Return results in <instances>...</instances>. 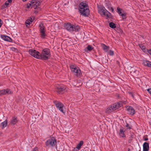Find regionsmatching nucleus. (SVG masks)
I'll return each instance as SVG.
<instances>
[{
  "label": "nucleus",
  "instance_id": "nucleus-1",
  "mask_svg": "<svg viewBox=\"0 0 151 151\" xmlns=\"http://www.w3.org/2000/svg\"><path fill=\"white\" fill-rule=\"evenodd\" d=\"M80 13L83 16H87L89 13L88 5L84 1L80 3L79 7Z\"/></svg>",
  "mask_w": 151,
  "mask_h": 151
},
{
  "label": "nucleus",
  "instance_id": "nucleus-2",
  "mask_svg": "<svg viewBox=\"0 0 151 151\" xmlns=\"http://www.w3.org/2000/svg\"><path fill=\"white\" fill-rule=\"evenodd\" d=\"M64 27L68 31L70 32L74 31L76 32L79 31L80 30L78 26L75 25H73L70 23L65 24Z\"/></svg>",
  "mask_w": 151,
  "mask_h": 151
},
{
  "label": "nucleus",
  "instance_id": "nucleus-3",
  "mask_svg": "<svg viewBox=\"0 0 151 151\" xmlns=\"http://www.w3.org/2000/svg\"><path fill=\"white\" fill-rule=\"evenodd\" d=\"M40 59L46 60L49 58L50 56V52L49 49L47 48L43 49L41 53H40Z\"/></svg>",
  "mask_w": 151,
  "mask_h": 151
},
{
  "label": "nucleus",
  "instance_id": "nucleus-4",
  "mask_svg": "<svg viewBox=\"0 0 151 151\" xmlns=\"http://www.w3.org/2000/svg\"><path fill=\"white\" fill-rule=\"evenodd\" d=\"M99 13L103 17H109L110 13L107 11L104 7L101 6H98Z\"/></svg>",
  "mask_w": 151,
  "mask_h": 151
},
{
  "label": "nucleus",
  "instance_id": "nucleus-5",
  "mask_svg": "<svg viewBox=\"0 0 151 151\" xmlns=\"http://www.w3.org/2000/svg\"><path fill=\"white\" fill-rule=\"evenodd\" d=\"M121 106V104L119 103H115L107 108L106 109V112L107 113H109L112 112L120 107Z\"/></svg>",
  "mask_w": 151,
  "mask_h": 151
},
{
  "label": "nucleus",
  "instance_id": "nucleus-6",
  "mask_svg": "<svg viewBox=\"0 0 151 151\" xmlns=\"http://www.w3.org/2000/svg\"><path fill=\"white\" fill-rule=\"evenodd\" d=\"M29 54L35 58L40 59V52L34 49H30L29 51Z\"/></svg>",
  "mask_w": 151,
  "mask_h": 151
},
{
  "label": "nucleus",
  "instance_id": "nucleus-7",
  "mask_svg": "<svg viewBox=\"0 0 151 151\" xmlns=\"http://www.w3.org/2000/svg\"><path fill=\"white\" fill-rule=\"evenodd\" d=\"M40 31L41 37L42 38H45L46 36V34L45 33V27L41 23L40 24Z\"/></svg>",
  "mask_w": 151,
  "mask_h": 151
},
{
  "label": "nucleus",
  "instance_id": "nucleus-8",
  "mask_svg": "<svg viewBox=\"0 0 151 151\" xmlns=\"http://www.w3.org/2000/svg\"><path fill=\"white\" fill-rule=\"evenodd\" d=\"M72 71L76 75H80L81 74V70L78 67L74 65H71L70 66Z\"/></svg>",
  "mask_w": 151,
  "mask_h": 151
},
{
  "label": "nucleus",
  "instance_id": "nucleus-9",
  "mask_svg": "<svg viewBox=\"0 0 151 151\" xmlns=\"http://www.w3.org/2000/svg\"><path fill=\"white\" fill-rule=\"evenodd\" d=\"M54 103L55 104L56 107L58 108L59 110L62 113H64L63 108L64 105L61 102L58 101H54Z\"/></svg>",
  "mask_w": 151,
  "mask_h": 151
},
{
  "label": "nucleus",
  "instance_id": "nucleus-10",
  "mask_svg": "<svg viewBox=\"0 0 151 151\" xmlns=\"http://www.w3.org/2000/svg\"><path fill=\"white\" fill-rule=\"evenodd\" d=\"M40 3V1L37 0H32L30 2V5H32V7L34 9H37L39 8V6Z\"/></svg>",
  "mask_w": 151,
  "mask_h": 151
},
{
  "label": "nucleus",
  "instance_id": "nucleus-11",
  "mask_svg": "<svg viewBox=\"0 0 151 151\" xmlns=\"http://www.w3.org/2000/svg\"><path fill=\"white\" fill-rule=\"evenodd\" d=\"M56 144V141L55 138L52 137L48 140L46 142V145H50L51 146H54Z\"/></svg>",
  "mask_w": 151,
  "mask_h": 151
},
{
  "label": "nucleus",
  "instance_id": "nucleus-12",
  "mask_svg": "<svg viewBox=\"0 0 151 151\" xmlns=\"http://www.w3.org/2000/svg\"><path fill=\"white\" fill-rule=\"evenodd\" d=\"M12 93L10 89L8 88L3 89L0 91V96L6 94H11Z\"/></svg>",
  "mask_w": 151,
  "mask_h": 151
},
{
  "label": "nucleus",
  "instance_id": "nucleus-13",
  "mask_svg": "<svg viewBox=\"0 0 151 151\" xmlns=\"http://www.w3.org/2000/svg\"><path fill=\"white\" fill-rule=\"evenodd\" d=\"M127 110L128 113L131 115H133L135 113L134 109L131 106H128Z\"/></svg>",
  "mask_w": 151,
  "mask_h": 151
},
{
  "label": "nucleus",
  "instance_id": "nucleus-14",
  "mask_svg": "<svg viewBox=\"0 0 151 151\" xmlns=\"http://www.w3.org/2000/svg\"><path fill=\"white\" fill-rule=\"evenodd\" d=\"M57 91L59 93H61L65 89V88L64 86H59L57 87Z\"/></svg>",
  "mask_w": 151,
  "mask_h": 151
},
{
  "label": "nucleus",
  "instance_id": "nucleus-15",
  "mask_svg": "<svg viewBox=\"0 0 151 151\" xmlns=\"http://www.w3.org/2000/svg\"><path fill=\"white\" fill-rule=\"evenodd\" d=\"M1 38L4 40L8 42H11V39L7 36L4 35H1Z\"/></svg>",
  "mask_w": 151,
  "mask_h": 151
},
{
  "label": "nucleus",
  "instance_id": "nucleus-16",
  "mask_svg": "<svg viewBox=\"0 0 151 151\" xmlns=\"http://www.w3.org/2000/svg\"><path fill=\"white\" fill-rule=\"evenodd\" d=\"M125 132V129L121 128L119 130V136L122 137H125V135L124 134V132Z\"/></svg>",
  "mask_w": 151,
  "mask_h": 151
},
{
  "label": "nucleus",
  "instance_id": "nucleus-17",
  "mask_svg": "<svg viewBox=\"0 0 151 151\" xmlns=\"http://www.w3.org/2000/svg\"><path fill=\"white\" fill-rule=\"evenodd\" d=\"M143 64L145 66L151 68V62L148 60H144L143 61Z\"/></svg>",
  "mask_w": 151,
  "mask_h": 151
},
{
  "label": "nucleus",
  "instance_id": "nucleus-18",
  "mask_svg": "<svg viewBox=\"0 0 151 151\" xmlns=\"http://www.w3.org/2000/svg\"><path fill=\"white\" fill-rule=\"evenodd\" d=\"M143 151H148L149 150L148 144L147 142H145L143 145Z\"/></svg>",
  "mask_w": 151,
  "mask_h": 151
},
{
  "label": "nucleus",
  "instance_id": "nucleus-19",
  "mask_svg": "<svg viewBox=\"0 0 151 151\" xmlns=\"http://www.w3.org/2000/svg\"><path fill=\"white\" fill-rule=\"evenodd\" d=\"M83 141H81L77 145L76 148L78 150H79L80 149L81 146L83 145Z\"/></svg>",
  "mask_w": 151,
  "mask_h": 151
},
{
  "label": "nucleus",
  "instance_id": "nucleus-20",
  "mask_svg": "<svg viewBox=\"0 0 151 151\" xmlns=\"http://www.w3.org/2000/svg\"><path fill=\"white\" fill-rule=\"evenodd\" d=\"M7 124V122L6 120L2 122L0 125V127L2 129L6 127Z\"/></svg>",
  "mask_w": 151,
  "mask_h": 151
},
{
  "label": "nucleus",
  "instance_id": "nucleus-21",
  "mask_svg": "<svg viewBox=\"0 0 151 151\" xmlns=\"http://www.w3.org/2000/svg\"><path fill=\"white\" fill-rule=\"evenodd\" d=\"M33 21L32 19L30 18V19H29L27 20L25 22V24H26L27 26V27H28V25H29L30 24L32 23Z\"/></svg>",
  "mask_w": 151,
  "mask_h": 151
},
{
  "label": "nucleus",
  "instance_id": "nucleus-22",
  "mask_svg": "<svg viewBox=\"0 0 151 151\" xmlns=\"http://www.w3.org/2000/svg\"><path fill=\"white\" fill-rule=\"evenodd\" d=\"M17 121V118L16 117H14L13 118L11 123L12 124L14 125L16 124Z\"/></svg>",
  "mask_w": 151,
  "mask_h": 151
},
{
  "label": "nucleus",
  "instance_id": "nucleus-23",
  "mask_svg": "<svg viewBox=\"0 0 151 151\" xmlns=\"http://www.w3.org/2000/svg\"><path fill=\"white\" fill-rule=\"evenodd\" d=\"M102 47L103 50L105 52H107L109 49V47L105 45H102Z\"/></svg>",
  "mask_w": 151,
  "mask_h": 151
},
{
  "label": "nucleus",
  "instance_id": "nucleus-24",
  "mask_svg": "<svg viewBox=\"0 0 151 151\" xmlns=\"http://www.w3.org/2000/svg\"><path fill=\"white\" fill-rule=\"evenodd\" d=\"M109 27L111 28H114L116 27L115 24L113 22H110L109 24Z\"/></svg>",
  "mask_w": 151,
  "mask_h": 151
},
{
  "label": "nucleus",
  "instance_id": "nucleus-25",
  "mask_svg": "<svg viewBox=\"0 0 151 151\" xmlns=\"http://www.w3.org/2000/svg\"><path fill=\"white\" fill-rule=\"evenodd\" d=\"M117 12L118 14L119 15H120L122 12V10L121 9H120L119 7L117 8Z\"/></svg>",
  "mask_w": 151,
  "mask_h": 151
},
{
  "label": "nucleus",
  "instance_id": "nucleus-26",
  "mask_svg": "<svg viewBox=\"0 0 151 151\" xmlns=\"http://www.w3.org/2000/svg\"><path fill=\"white\" fill-rule=\"evenodd\" d=\"M120 15L122 16L123 19L126 18V14L125 13H122Z\"/></svg>",
  "mask_w": 151,
  "mask_h": 151
},
{
  "label": "nucleus",
  "instance_id": "nucleus-27",
  "mask_svg": "<svg viewBox=\"0 0 151 151\" xmlns=\"http://www.w3.org/2000/svg\"><path fill=\"white\" fill-rule=\"evenodd\" d=\"M87 48V50H88L89 51L91 50H92V49L93 48L91 46H90V45L88 46Z\"/></svg>",
  "mask_w": 151,
  "mask_h": 151
},
{
  "label": "nucleus",
  "instance_id": "nucleus-28",
  "mask_svg": "<svg viewBox=\"0 0 151 151\" xmlns=\"http://www.w3.org/2000/svg\"><path fill=\"white\" fill-rule=\"evenodd\" d=\"M109 54L110 55H114V52L112 50H110L109 51Z\"/></svg>",
  "mask_w": 151,
  "mask_h": 151
},
{
  "label": "nucleus",
  "instance_id": "nucleus-29",
  "mask_svg": "<svg viewBox=\"0 0 151 151\" xmlns=\"http://www.w3.org/2000/svg\"><path fill=\"white\" fill-rule=\"evenodd\" d=\"M9 4V2H8V1H6L5 2V5L7 7L8 6Z\"/></svg>",
  "mask_w": 151,
  "mask_h": 151
},
{
  "label": "nucleus",
  "instance_id": "nucleus-30",
  "mask_svg": "<svg viewBox=\"0 0 151 151\" xmlns=\"http://www.w3.org/2000/svg\"><path fill=\"white\" fill-rule=\"evenodd\" d=\"M147 52L151 55V49L147 50Z\"/></svg>",
  "mask_w": 151,
  "mask_h": 151
},
{
  "label": "nucleus",
  "instance_id": "nucleus-31",
  "mask_svg": "<svg viewBox=\"0 0 151 151\" xmlns=\"http://www.w3.org/2000/svg\"><path fill=\"white\" fill-rule=\"evenodd\" d=\"M147 91L151 95V88L148 89L147 90Z\"/></svg>",
  "mask_w": 151,
  "mask_h": 151
},
{
  "label": "nucleus",
  "instance_id": "nucleus-32",
  "mask_svg": "<svg viewBox=\"0 0 151 151\" xmlns=\"http://www.w3.org/2000/svg\"><path fill=\"white\" fill-rule=\"evenodd\" d=\"M6 6H5L4 5H3L1 6V9H4L5 8H6Z\"/></svg>",
  "mask_w": 151,
  "mask_h": 151
},
{
  "label": "nucleus",
  "instance_id": "nucleus-33",
  "mask_svg": "<svg viewBox=\"0 0 151 151\" xmlns=\"http://www.w3.org/2000/svg\"><path fill=\"white\" fill-rule=\"evenodd\" d=\"M129 94L130 95V96L133 98H134V94L131 92L129 93Z\"/></svg>",
  "mask_w": 151,
  "mask_h": 151
},
{
  "label": "nucleus",
  "instance_id": "nucleus-34",
  "mask_svg": "<svg viewBox=\"0 0 151 151\" xmlns=\"http://www.w3.org/2000/svg\"><path fill=\"white\" fill-rule=\"evenodd\" d=\"M30 3L29 4H27V8H29V7L30 6H32V5H30Z\"/></svg>",
  "mask_w": 151,
  "mask_h": 151
},
{
  "label": "nucleus",
  "instance_id": "nucleus-35",
  "mask_svg": "<svg viewBox=\"0 0 151 151\" xmlns=\"http://www.w3.org/2000/svg\"><path fill=\"white\" fill-rule=\"evenodd\" d=\"M126 127L128 129H130L131 128L130 126H129V125L128 124H127V125H126Z\"/></svg>",
  "mask_w": 151,
  "mask_h": 151
},
{
  "label": "nucleus",
  "instance_id": "nucleus-36",
  "mask_svg": "<svg viewBox=\"0 0 151 151\" xmlns=\"http://www.w3.org/2000/svg\"><path fill=\"white\" fill-rule=\"evenodd\" d=\"M38 150H39L38 148L37 147H36L35 148L33 151H37Z\"/></svg>",
  "mask_w": 151,
  "mask_h": 151
},
{
  "label": "nucleus",
  "instance_id": "nucleus-37",
  "mask_svg": "<svg viewBox=\"0 0 151 151\" xmlns=\"http://www.w3.org/2000/svg\"><path fill=\"white\" fill-rule=\"evenodd\" d=\"M13 0H8L7 1H8L9 3H11L12 2V1Z\"/></svg>",
  "mask_w": 151,
  "mask_h": 151
},
{
  "label": "nucleus",
  "instance_id": "nucleus-38",
  "mask_svg": "<svg viewBox=\"0 0 151 151\" xmlns=\"http://www.w3.org/2000/svg\"><path fill=\"white\" fill-rule=\"evenodd\" d=\"M2 24V20H1V19H0V24Z\"/></svg>",
  "mask_w": 151,
  "mask_h": 151
},
{
  "label": "nucleus",
  "instance_id": "nucleus-39",
  "mask_svg": "<svg viewBox=\"0 0 151 151\" xmlns=\"http://www.w3.org/2000/svg\"><path fill=\"white\" fill-rule=\"evenodd\" d=\"M148 139V138H145L144 139V140H145V141H147V140Z\"/></svg>",
  "mask_w": 151,
  "mask_h": 151
},
{
  "label": "nucleus",
  "instance_id": "nucleus-40",
  "mask_svg": "<svg viewBox=\"0 0 151 151\" xmlns=\"http://www.w3.org/2000/svg\"><path fill=\"white\" fill-rule=\"evenodd\" d=\"M107 3L106 2V6L108 7H109V5H108L107 4Z\"/></svg>",
  "mask_w": 151,
  "mask_h": 151
},
{
  "label": "nucleus",
  "instance_id": "nucleus-41",
  "mask_svg": "<svg viewBox=\"0 0 151 151\" xmlns=\"http://www.w3.org/2000/svg\"><path fill=\"white\" fill-rule=\"evenodd\" d=\"M111 11H112V12H113V11H114V9H113V8H112V7H111Z\"/></svg>",
  "mask_w": 151,
  "mask_h": 151
},
{
  "label": "nucleus",
  "instance_id": "nucleus-42",
  "mask_svg": "<svg viewBox=\"0 0 151 151\" xmlns=\"http://www.w3.org/2000/svg\"><path fill=\"white\" fill-rule=\"evenodd\" d=\"M2 25V24H0V28L1 27Z\"/></svg>",
  "mask_w": 151,
  "mask_h": 151
},
{
  "label": "nucleus",
  "instance_id": "nucleus-43",
  "mask_svg": "<svg viewBox=\"0 0 151 151\" xmlns=\"http://www.w3.org/2000/svg\"><path fill=\"white\" fill-rule=\"evenodd\" d=\"M27 0H22V1H23V2H25V1H26Z\"/></svg>",
  "mask_w": 151,
  "mask_h": 151
},
{
  "label": "nucleus",
  "instance_id": "nucleus-44",
  "mask_svg": "<svg viewBox=\"0 0 151 151\" xmlns=\"http://www.w3.org/2000/svg\"><path fill=\"white\" fill-rule=\"evenodd\" d=\"M144 47L143 46H142L141 47V48H142V49H143Z\"/></svg>",
  "mask_w": 151,
  "mask_h": 151
},
{
  "label": "nucleus",
  "instance_id": "nucleus-45",
  "mask_svg": "<svg viewBox=\"0 0 151 151\" xmlns=\"http://www.w3.org/2000/svg\"><path fill=\"white\" fill-rule=\"evenodd\" d=\"M2 133L1 132H0V135H1Z\"/></svg>",
  "mask_w": 151,
  "mask_h": 151
}]
</instances>
